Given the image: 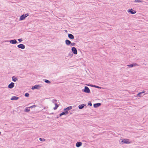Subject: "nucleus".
<instances>
[{"instance_id": "1", "label": "nucleus", "mask_w": 148, "mask_h": 148, "mask_svg": "<svg viewBox=\"0 0 148 148\" xmlns=\"http://www.w3.org/2000/svg\"><path fill=\"white\" fill-rule=\"evenodd\" d=\"M82 91L87 93L89 94L90 93V91L89 88L86 86H85L84 89H82Z\"/></svg>"}, {"instance_id": "2", "label": "nucleus", "mask_w": 148, "mask_h": 148, "mask_svg": "<svg viewBox=\"0 0 148 148\" xmlns=\"http://www.w3.org/2000/svg\"><path fill=\"white\" fill-rule=\"evenodd\" d=\"M29 15V14L27 13L25 14H23L20 16V21H22L24 19L27 17Z\"/></svg>"}, {"instance_id": "3", "label": "nucleus", "mask_w": 148, "mask_h": 148, "mask_svg": "<svg viewBox=\"0 0 148 148\" xmlns=\"http://www.w3.org/2000/svg\"><path fill=\"white\" fill-rule=\"evenodd\" d=\"M127 12L130 14H134L136 12V11L132 9H129L127 10Z\"/></svg>"}, {"instance_id": "4", "label": "nucleus", "mask_w": 148, "mask_h": 148, "mask_svg": "<svg viewBox=\"0 0 148 148\" xmlns=\"http://www.w3.org/2000/svg\"><path fill=\"white\" fill-rule=\"evenodd\" d=\"M122 140L121 143L124 144H130V142L127 139H121Z\"/></svg>"}, {"instance_id": "5", "label": "nucleus", "mask_w": 148, "mask_h": 148, "mask_svg": "<svg viewBox=\"0 0 148 148\" xmlns=\"http://www.w3.org/2000/svg\"><path fill=\"white\" fill-rule=\"evenodd\" d=\"M71 51L75 55L77 54V51L75 47H72L71 48Z\"/></svg>"}, {"instance_id": "6", "label": "nucleus", "mask_w": 148, "mask_h": 148, "mask_svg": "<svg viewBox=\"0 0 148 148\" xmlns=\"http://www.w3.org/2000/svg\"><path fill=\"white\" fill-rule=\"evenodd\" d=\"M8 42H9L11 44H15L17 43V42L16 39H13L8 41Z\"/></svg>"}, {"instance_id": "7", "label": "nucleus", "mask_w": 148, "mask_h": 148, "mask_svg": "<svg viewBox=\"0 0 148 148\" xmlns=\"http://www.w3.org/2000/svg\"><path fill=\"white\" fill-rule=\"evenodd\" d=\"M41 87V86L40 85H35L32 87L31 89L32 90H34L35 89H39V88H40Z\"/></svg>"}, {"instance_id": "8", "label": "nucleus", "mask_w": 148, "mask_h": 148, "mask_svg": "<svg viewBox=\"0 0 148 148\" xmlns=\"http://www.w3.org/2000/svg\"><path fill=\"white\" fill-rule=\"evenodd\" d=\"M68 113V112H67L66 111H64V112H61L59 114V116H61L63 115H67Z\"/></svg>"}, {"instance_id": "9", "label": "nucleus", "mask_w": 148, "mask_h": 148, "mask_svg": "<svg viewBox=\"0 0 148 148\" xmlns=\"http://www.w3.org/2000/svg\"><path fill=\"white\" fill-rule=\"evenodd\" d=\"M18 48L22 49H24L25 48V46L23 44H20L17 46Z\"/></svg>"}, {"instance_id": "10", "label": "nucleus", "mask_w": 148, "mask_h": 148, "mask_svg": "<svg viewBox=\"0 0 148 148\" xmlns=\"http://www.w3.org/2000/svg\"><path fill=\"white\" fill-rule=\"evenodd\" d=\"M138 66V65L136 63H133L132 64H130L127 65V66H128L129 68H131L134 67V66Z\"/></svg>"}, {"instance_id": "11", "label": "nucleus", "mask_w": 148, "mask_h": 148, "mask_svg": "<svg viewBox=\"0 0 148 148\" xmlns=\"http://www.w3.org/2000/svg\"><path fill=\"white\" fill-rule=\"evenodd\" d=\"M14 84L13 82H11L8 86V88L12 89L14 87Z\"/></svg>"}, {"instance_id": "12", "label": "nucleus", "mask_w": 148, "mask_h": 148, "mask_svg": "<svg viewBox=\"0 0 148 148\" xmlns=\"http://www.w3.org/2000/svg\"><path fill=\"white\" fill-rule=\"evenodd\" d=\"M101 105V104L100 103H94L93 104V107L95 108H97L98 107Z\"/></svg>"}, {"instance_id": "13", "label": "nucleus", "mask_w": 148, "mask_h": 148, "mask_svg": "<svg viewBox=\"0 0 148 148\" xmlns=\"http://www.w3.org/2000/svg\"><path fill=\"white\" fill-rule=\"evenodd\" d=\"M68 37L71 39H73L74 38V36L71 34H68Z\"/></svg>"}, {"instance_id": "14", "label": "nucleus", "mask_w": 148, "mask_h": 148, "mask_svg": "<svg viewBox=\"0 0 148 148\" xmlns=\"http://www.w3.org/2000/svg\"><path fill=\"white\" fill-rule=\"evenodd\" d=\"M19 97H18L14 96H13L11 99V100H16L18 99Z\"/></svg>"}, {"instance_id": "15", "label": "nucleus", "mask_w": 148, "mask_h": 148, "mask_svg": "<svg viewBox=\"0 0 148 148\" xmlns=\"http://www.w3.org/2000/svg\"><path fill=\"white\" fill-rule=\"evenodd\" d=\"M73 107L72 106H69L65 108L64 110V111H66L68 112V111L71 110L72 108Z\"/></svg>"}, {"instance_id": "16", "label": "nucleus", "mask_w": 148, "mask_h": 148, "mask_svg": "<svg viewBox=\"0 0 148 148\" xmlns=\"http://www.w3.org/2000/svg\"><path fill=\"white\" fill-rule=\"evenodd\" d=\"M86 106V104H83L79 105L78 106V108L79 109H83L84 106Z\"/></svg>"}, {"instance_id": "17", "label": "nucleus", "mask_w": 148, "mask_h": 148, "mask_svg": "<svg viewBox=\"0 0 148 148\" xmlns=\"http://www.w3.org/2000/svg\"><path fill=\"white\" fill-rule=\"evenodd\" d=\"M82 145V143L81 142H77L76 144V146L77 147H79L81 146Z\"/></svg>"}, {"instance_id": "18", "label": "nucleus", "mask_w": 148, "mask_h": 148, "mask_svg": "<svg viewBox=\"0 0 148 148\" xmlns=\"http://www.w3.org/2000/svg\"><path fill=\"white\" fill-rule=\"evenodd\" d=\"M65 43L67 45H69L71 44V42L69 40L66 39L65 40Z\"/></svg>"}, {"instance_id": "19", "label": "nucleus", "mask_w": 148, "mask_h": 148, "mask_svg": "<svg viewBox=\"0 0 148 148\" xmlns=\"http://www.w3.org/2000/svg\"><path fill=\"white\" fill-rule=\"evenodd\" d=\"M145 92V91L143 90L142 92H139L137 95V96L138 97H140L141 96V95Z\"/></svg>"}, {"instance_id": "20", "label": "nucleus", "mask_w": 148, "mask_h": 148, "mask_svg": "<svg viewBox=\"0 0 148 148\" xmlns=\"http://www.w3.org/2000/svg\"><path fill=\"white\" fill-rule=\"evenodd\" d=\"M18 80L17 78L16 77L14 76H13L12 77V80L14 82H16Z\"/></svg>"}, {"instance_id": "21", "label": "nucleus", "mask_w": 148, "mask_h": 148, "mask_svg": "<svg viewBox=\"0 0 148 148\" xmlns=\"http://www.w3.org/2000/svg\"><path fill=\"white\" fill-rule=\"evenodd\" d=\"M55 107L53 108V109L56 110L59 107V105H58L57 103H55Z\"/></svg>"}, {"instance_id": "22", "label": "nucleus", "mask_w": 148, "mask_h": 148, "mask_svg": "<svg viewBox=\"0 0 148 148\" xmlns=\"http://www.w3.org/2000/svg\"><path fill=\"white\" fill-rule=\"evenodd\" d=\"M30 108L29 107H27L26 108L25 110V112H28L30 111Z\"/></svg>"}, {"instance_id": "23", "label": "nucleus", "mask_w": 148, "mask_h": 148, "mask_svg": "<svg viewBox=\"0 0 148 148\" xmlns=\"http://www.w3.org/2000/svg\"><path fill=\"white\" fill-rule=\"evenodd\" d=\"M44 82L47 83L49 84H50L51 83V82L48 80H47L46 79H44Z\"/></svg>"}, {"instance_id": "24", "label": "nucleus", "mask_w": 148, "mask_h": 148, "mask_svg": "<svg viewBox=\"0 0 148 148\" xmlns=\"http://www.w3.org/2000/svg\"><path fill=\"white\" fill-rule=\"evenodd\" d=\"M93 87L97 88L99 89H101L102 88L100 87L95 85H94V86H93Z\"/></svg>"}, {"instance_id": "25", "label": "nucleus", "mask_w": 148, "mask_h": 148, "mask_svg": "<svg viewBox=\"0 0 148 148\" xmlns=\"http://www.w3.org/2000/svg\"><path fill=\"white\" fill-rule=\"evenodd\" d=\"M142 2V1L140 0H135L134 1V2L135 3H140Z\"/></svg>"}, {"instance_id": "26", "label": "nucleus", "mask_w": 148, "mask_h": 148, "mask_svg": "<svg viewBox=\"0 0 148 148\" xmlns=\"http://www.w3.org/2000/svg\"><path fill=\"white\" fill-rule=\"evenodd\" d=\"M25 96L27 97H28L29 96V94L28 93H26L25 94Z\"/></svg>"}, {"instance_id": "27", "label": "nucleus", "mask_w": 148, "mask_h": 148, "mask_svg": "<svg viewBox=\"0 0 148 148\" xmlns=\"http://www.w3.org/2000/svg\"><path fill=\"white\" fill-rule=\"evenodd\" d=\"M57 101V100L56 99H53L52 100V102L53 103H56Z\"/></svg>"}, {"instance_id": "28", "label": "nucleus", "mask_w": 148, "mask_h": 148, "mask_svg": "<svg viewBox=\"0 0 148 148\" xmlns=\"http://www.w3.org/2000/svg\"><path fill=\"white\" fill-rule=\"evenodd\" d=\"M37 106V105H33L31 106H30L29 107V108H34V107H36Z\"/></svg>"}, {"instance_id": "29", "label": "nucleus", "mask_w": 148, "mask_h": 148, "mask_svg": "<svg viewBox=\"0 0 148 148\" xmlns=\"http://www.w3.org/2000/svg\"><path fill=\"white\" fill-rule=\"evenodd\" d=\"M73 56V53L72 52H71V53H69V56L70 57H72Z\"/></svg>"}, {"instance_id": "30", "label": "nucleus", "mask_w": 148, "mask_h": 148, "mask_svg": "<svg viewBox=\"0 0 148 148\" xmlns=\"http://www.w3.org/2000/svg\"><path fill=\"white\" fill-rule=\"evenodd\" d=\"M39 140L41 141H43L45 140V139L44 138H39Z\"/></svg>"}, {"instance_id": "31", "label": "nucleus", "mask_w": 148, "mask_h": 148, "mask_svg": "<svg viewBox=\"0 0 148 148\" xmlns=\"http://www.w3.org/2000/svg\"><path fill=\"white\" fill-rule=\"evenodd\" d=\"M88 105L90 106H92V104L90 101H89V102L88 103Z\"/></svg>"}, {"instance_id": "32", "label": "nucleus", "mask_w": 148, "mask_h": 148, "mask_svg": "<svg viewBox=\"0 0 148 148\" xmlns=\"http://www.w3.org/2000/svg\"><path fill=\"white\" fill-rule=\"evenodd\" d=\"M71 46H75V45L76 44H75V43H74V42H73V43H71Z\"/></svg>"}, {"instance_id": "33", "label": "nucleus", "mask_w": 148, "mask_h": 148, "mask_svg": "<svg viewBox=\"0 0 148 148\" xmlns=\"http://www.w3.org/2000/svg\"><path fill=\"white\" fill-rule=\"evenodd\" d=\"M18 40L19 42H21L23 41V40L22 38L18 39Z\"/></svg>"}, {"instance_id": "34", "label": "nucleus", "mask_w": 148, "mask_h": 148, "mask_svg": "<svg viewBox=\"0 0 148 148\" xmlns=\"http://www.w3.org/2000/svg\"><path fill=\"white\" fill-rule=\"evenodd\" d=\"M86 85L88 86H90L91 87H93V86H94V85H93L92 84H86Z\"/></svg>"}, {"instance_id": "35", "label": "nucleus", "mask_w": 148, "mask_h": 148, "mask_svg": "<svg viewBox=\"0 0 148 148\" xmlns=\"http://www.w3.org/2000/svg\"><path fill=\"white\" fill-rule=\"evenodd\" d=\"M54 114V113H51L50 114Z\"/></svg>"}, {"instance_id": "36", "label": "nucleus", "mask_w": 148, "mask_h": 148, "mask_svg": "<svg viewBox=\"0 0 148 148\" xmlns=\"http://www.w3.org/2000/svg\"><path fill=\"white\" fill-rule=\"evenodd\" d=\"M65 32H67V30H65Z\"/></svg>"}, {"instance_id": "37", "label": "nucleus", "mask_w": 148, "mask_h": 148, "mask_svg": "<svg viewBox=\"0 0 148 148\" xmlns=\"http://www.w3.org/2000/svg\"><path fill=\"white\" fill-rule=\"evenodd\" d=\"M72 114V113L71 112V113H70V114Z\"/></svg>"}, {"instance_id": "38", "label": "nucleus", "mask_w": 148, "mask_h": 148, "mask_svg": "<svg viewBox=\"0 0 148 148\" xmlns=\"http://www.w3.org/2000/svg\"><path fill=\"white\" fill-rule=\"evenodd\" d=\"M1 132L0 131V135L1 134Z\"/></svg>"}, {"instance_id": "39", "label": "nucleus", "mask_w": 148, "mask_h": 148, "mask_svg": "<svg viewBox=\"0 0 148 148\" xmlns=\"http://www.w3.org/2000/svg\"><path fill=\"white\" fill-rule=\"evenodd\" d=\"M58 118V117H57V118Z\"/></svg>"}]
</instances>
